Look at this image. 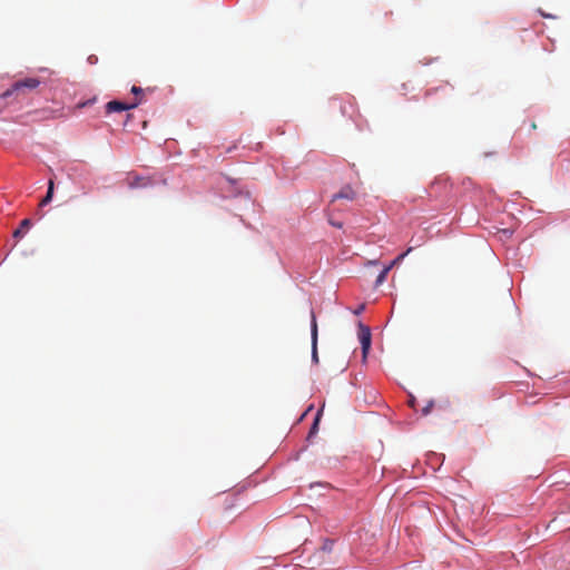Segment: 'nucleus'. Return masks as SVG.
<instances>
[{
    "label": "nucleus",
    "mask_w": 570,
    "mask_h": 570,
    "mask_svg": "<svg viewBox=\"0 0 570 570\" xmlns=\"http://www.w3.org/2000/svg\"><path fill=\"white\" fill-rule=\"evenodd\" d=\"M141 101H142L141 98L136 99V101H134L131 104H126V102H121L118 100H111V101L107 102V105H106V112L111 114V112H120V111H125V110H130V109L138 107V105H140Z\"/></svg>",
    "instance_id": "7ed1b4c3"
},
{
    "label": "nucleus",
    "mask_w": 570,
    "mask_h": 570,
    "mask_svg": "<svg viewBox=\"0 0 570 570\" xmlns=\"http://www.w3.org/2000/svg\"><path fill=\"white\" fill-rule=\"evenodd\" d=\"M358 338L362 346L363 357H366L371 347V331L368 326L363 325L362 323L358 324Z\"/></svg>",
    "instance_id": "20e7f679"
},
{
    "label": "nucleus",
    "mask_w": 570,
    "mask_h": 570,
    "mask_svg": "<svg viewBox=\"0 0 570 570\" xmlns=\"http://www.w3.org/2000/svg\"><path fill=\"white\" fill-rule=\"evenodd\" d=\"M322 415V410H320L315 416V420L313 422V425L309 430V433H308V436L311 438L312 435H314L316 432H317V429H318V422H320V417Z\"/></svg>",
    "instance_id": "1a4fd4ad"
},
{
    "label": "nucleus",
    "mask_w": 570,
    "mask_h": 570,
    "mask_svg": "<svg viewBox=\"0 0 570 570\" xmlns=\"http://www.w3.org/2000/svg\"><path fill=\"white\" fill-rule=\"evenodd\" d=\"M531 128H532V129H535V128H537V124H535L534 121L531 124Z\"/></svg>",
    "instance_id": "2eb2a0df"
},
{
    "label": "nucleus",
    "mask_w": 570,
    "mask_h": 570,
    "mask_svg": "<svg viewBox=\"0 0 570 570\" xmlns=\"http://www.w3.org/2000/svg\"><path fill=\"white\" fill-rule=\"evenodd\" d=\"M355 197H356V193L354 191V189L350 185H345L344 187L341 188V190L338 193L333 195L331 202L333 203L337 199L353 200V199H355Z\"/></svg>",
    "instance_id": "423d86ee"
},
{
    "label": "nucleus",
    "mask_w": 570,
    "mask_h": 570,
    "mask_svg": "<svg viewBox=\"0 0 570 570\" xmlns=\"http://www.w3.org/2000/svg\"><path fill=\"white\" fill-rule=\"evenodd\" d=\"M129 186L131 188H135V187H141V186H147V183H145V179L141 178V177H136L132 181L129 183Z\"/></svg>",
    "instance_id": "9d476101"
},
{
    "label": "nucleus",
    "mask_w": 570,
    "mask_h": 570,
    "mask_svg": "<svg viewBox=\"0 0 570 570\" xmlns=\"http://www.w3.org/2000/svg\"><path fill=\"white\" fill-rule=\"evenodd\" d=\"M40 83V80L33 77L18 80L0 95V100L12 98L9 104L20 102L27 96L28 91L36 90Z\"/></svg>",
    "instance_id": "f257e3e1"
},
{
    "label": "nucleus",
    "mask_w": 570,
    "mask_h": 570,
    "mask_svg": "<svg viewBox=\"0 0 570 570\" xmlns=\"http://www.w3.org/2000/svg\"><path fill=\"white\" fill-rule=\"evenodd\" d=\"M30 226H31V220L29 218L23 219L20 223V227L13 232V237L21 238L23 236L24 230L28 229Z\"/></svg>",
    "instance_id": "0eeeda50"
},
{
    "label": "nucleus",
    "mask_w": 570,
    "mask_h": 570,
    "mask_svg": "<svg viewBox=\"0 0 570 570\" xmlns=\"http://www.w3.org/2000/svg\"><path fill=\"white\" fill-rule=\"evenodd\" d=\"M331 224L336 226V227H342V224H337V223H333V222H331Z\"/></svg>",
    "instance_id": "4468645a"
},
{
    "label": "nucleus",
    "mask_w": 570,
    "mask_h": 570,
    "mask_svg": "<svg viewBox=\"0 0 570 570\" xmlns=\"http://www.w3.org/2000/svg\"><path fill=\"white\" fill-rule=\"evenodd\" d=\"M362 309H364V306H361L360 308H357V313L361 312Z\"/></svg>",
    "instance_id": "f3484780"
},
{
    "label": "nucleus",
    "mask_w": 570,
    "mask_h": 570,
    "mask_svg": "<svg viewBox=\"0 0 570 570\" xmlns=\"http://www.w3.org/2000/svg\"><path fill=\"white\" fill-rule=\"evenodd\" d=\"M96 61H97V57H96V56H92V55H91V56H89V57H88V62H89V63H94V62H96Z\"/></svg>",
    "instance_id": "f8f14e48"
},
{
    "label": "nucleus",
    "mask_w": 570,
    "mask_h": 570,
    "mask_svg": "<svg viewBox=\"0 0 570 570\" xmlns=\"http://www.w3.org/2000/svg\"><path fill=\"white\" fill-rule=\"evenodd\" d=\"M317 322L314 312L311 313V338H312V358L314 362H318L317 355Z\"/></svg>",
    "instance_id": "39448f33"
},
{
    "label": "nucleus",
    "mask_w": 570,
    "mask_h": 570,
    "mask_svg": "<svg viewBox=\"0 0 570 570\" xmlns=\"http://www.w3.org/2000/svg\"><path fill=\"white\" fill-rule=\"evenodd\" d=\"M323 551H331V546H326V544H325V546L323 547Z\"/></svg>",
    "instance_id": "ddd939ff"
},
{
    "label": "nucleus",
    "mask_w": 570,
    "mask_h": 570,
    "mask_svg": "<svg viewBox=\"0 0 570 570\" xmlns=\"http://www.w3.org/2000/svg\"><path fill=\"white\" fill-rule=\"evenodd\" d=\"M362 309H364V306H361L360 308H357V313L361 312Z\"/></svg>",
    "instance_id": "dca6fc26"
},
{
    "label": "nucleus",
    "mask_w": 570,
    "mask_h": 570,
    "mask_svg": "<svg viewBox=\"0 0 570 570\" xmlns=\"http://www.w3.org/2000/svg\"><path fill=\"white\" fill-rule=\"evenodd\" d=\"M411 250V248L406 252V253H403V254H400L396 258H394L389 265L386 266H383L382 268H379V265L376 262H370L367 264V267H366V271L365 273L366 274H370L372 276H375V279H374V283L375 285H381L383 284L385 281H386V276L389 274V272L396 265L399 264L400 262L403 261V258L405 257V255Z\"/></svg>",
    "instance_id": "f03ea898"
},
{
    "label": "nucleus",
    "mask_w": 570,
    "mask_h": 570,
    "mask_svg": "<svg viewBox=\"0 0 570 570\" xmlns=\"http://www.w3.org/2000/svg\"><path fill=\"white\" fill-rule=\"evenodd\" d=\"M52 196H53V181L49 180L47 194L40 202V206L48 205L51 202Z\"/></svg>",
    "instance_id": "6e6552de"
},
{
    "label": "nucleus",
    "mask_w": 570,
    "mask_h": 570,
    "mask_svg": "<svg viewBox=\"0 0 570 570\" xmlns=\"http://www.w3.org/2000/svg\"><path fill=\"white\" fill-rule=\"evenodd\" d=\"M136 97L141 96L144 94V89L137 86H132L130 90Z\"/></svg>",
    "instance_id": "9b49d317"
}]
</instances>
